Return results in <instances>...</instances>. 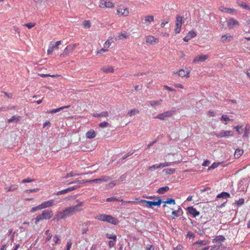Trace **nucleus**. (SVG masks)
<instances>
[{"mask_svg":"<svg viewBox=\"0 0 250 250\" xmlns=\"http://www.w3.org/2000/svg\"><path fill=\"white\" fill-rule=\"evenodd\" d=\"M76 204L70 207L65 208L63 210L59 211L55 215L53 220L58 221L71 216L78 212L83 211V206L85 202L84 201H80L77 199L75 201Z\"/></svg>","mask_w":250,"mask_h":250,"instance_id":"1","label":"nucleus"},{"mask_svg":"<svg viewBox=\"0 0 250 250\" xmlns=\"http://www.w3.org/2000/svg\"><path fill=\"white\" fill-rule=\"evenodd\" d=\"M116 14L119 17H127L130 15V11L125 5H120L117 7Z\"/></svg>","mask_w":250,"mask_h":250,"instance_id":"2","label":"nucleus"},{"mask_svg":"<svg viewBox=\"0 0 250 250\" xmlns=\"http://www.w3.org/2000/svg\"><path fill=\"white\" fill-rule=\"evenodd\" d=\"M53 216V211L49 210H44L42 213L39 214L35 218V224H37L40 221L49 219Z\"/></svg>","mask_w":250,"mask_h":250,"instance_id":"3","label":"nucleus"},{"mask_svg":"<svg viewBox=\"0 0 250 250\" xmlns=\"http://www.w3.org/2000/svg\"><path fill=\"white\" fill-rule=\"evenodd\" d=\"M190 71L188 68L185 67V68L181 69L179 71L176 72H173L172 75H178L179 77L182 78H188L190 77Z\"/></svg>","mask_w":250,"mask_h":250,"instance_id":"4","label":"nucleus"},{"mask_svg":"<svg viewBox=\"0 0 250 250\" xmlns=\"http://www.w3.org/2000/svg\"><path fill=\"white\" fill-rule=\"evenodd\" d=\"M154 21V17L152 15H147L143 16L141 19V23L145 26H148L152 22Z\"/></svg>","mask_w":250,"mask_h":250,"instance_id":"5","label":"nucleus"},{"mask_svg":"<svg viewBox=\"0 0 250 250\" xmlns=\"http://www.w3.org/2000/svg\"><path fill=\"white\" fill-rule=\"evenodd\" d=\"M114 6V3L109 0H101L99 1V7L101 8H112Z\"/></svg>","mask_w":250,"mask_h":250,"instance_id":"6","label":"nucleus"},{"mask_svg":"<svg viewBox=\"0 0 250 250\" xmlns=\"http://www.w3.org/2000/svg\"><path fill=\"white\" fill-rule=\"evenodd\" d=\"M140 203H145L148 208H152L153 206H160L162 200L159 199L157 201H149L145 200H141L140 201Z\"/></svg>","mask_w":250,"mask_h":250,"instance_id":"7","label":"nucleus"},{"mask_svg":"<svg viewBox=\"0 0 250 250\" xmlns=\"http://www.w3.org/2000/svg\"><path fill=\"white\" fill-rule=\"evenodd\" d=\"M182 20L183 18L180 15L176 16L175 21V28L174 29L176 34L179 33L181 30V27L182 25Z\"/></svg>","mask_w":250,"mask_h":250,"instance_id":"8","label":"nucleus"},{"mask_svg":"<svg viewBox=\"0 0 250 250\" xmlns=\"http://www.w3.org/2000/svg\"><path fill=\"white\" fill-rule=\"evenodd\" d=\"M78 44L74 43L73 44H69L66 46L64 49L63 54L60 55V56H68L70 53H71L75 48L77 46Z\"/></svg>","mask_w":250,"mask_h":250,"instance_id":"9","label":"nucleus"},{"mask_svg":"<svg viewBox=\"0 0 250 250\" xmlns=\"http://www.w3.org/2000/svg\"><path fill=\"white\" fill-rule=\"evenodd\" d=\"M174 112L171 110L167 111L163 113L158 114L154 117L155 119H159L161 120H165L167 118L171 116Z\"/></svg>","mask_w":250,"mask_h":250,"instance_id":"10","label":"nucleus"},{"mask_svg":"<svg viewBox=\"0 0 250 250\" xmlns=\"http://www.w3.org/2000/svg\"><path fill=\"white\" fill-rule=\"evenodd\" d=\"M146 42L147 44L153 45L159 42V39L152 35H148L146 37Z\"/></svg>","mask_w":250,"mask_h":250,"instance_id":"11","label":"nucleus"},{"mask_svg":"<svg viewBox=\"0 0 250 250\" xmlns=\"http://www.w3.org/2000/svg\"><path fill=\"white\" fill-rule=\"evenodd\" d=\"M233 135V132L231 130L223 131L219 133L215 134V136L218 138H227Z\"/></svg>","mask_w":250,"mask_h":250,"instance_id":"12","label":"nucleus"},{"mask_svg":"<svg viewBox=\"0 0 250 250\" xmlns=\"http://www.w3.org/2000/svg\"><path fill=\"white\" fill-rule=\"evenodd\" d=\"M227 24L229 29H232L234 26L239 25V22L234 19L230 18L227 21Z\"/></svg>","mask_w":250,"mask_h":250,"instance_id":"13","label":"nucleus"},{"mask_svg":"<svg viewBox=\"0 0 250 250\" xmlns=\"http://www.w3.org/2000/svg\"><path fill=\"white\" fill-rule=\"evenodd\" d=\"M62 43L61 41H57L55 43V44H52V42H51L48 49L47 50V53L48 55H51L53 53V52L54 51V49L55 48L57 47L60 44H61Z\"/></svg>","mask_w":250,"mask_h":250,"instance_id":"14","label":"nucleus"},{"mask_svg":"<svg viewBox=\"0 0 250 250\" xmlns=\"http://www.w3.org/2000/svg\"><path fill=\"white\" fill-rule=\"evenodd\" d=\"M226 240L225 237L223 235H219L216 236L214 239H212V243L213 244L218 243V245H220L221 247L222 243Z\"/></svg>","mask_w":250,"mask_h":250,"instance_id":"15","label":"nucleus"},{"mask_svg":"<svg viewBox=\"0 0 250 250\" xmlns=\"http://www.w3.org/2000/svg\"><path fill=\"white\" fill-rule=\"evenodd\" d=\"M208 58V55H204L196 56L192 61V63H195L197 62H203Z\"/></svg>","mask_w":250,"mask_h":250,"instance_id":"16","label":"nucleus"},{"mask_svg":"<svg viewBox=\"0 0 250 250\" xmlns=\"http://www.w3.org/2000/svg\"><path fill=\"white\" fill-rule=\"evenodd\" d=\"M40 205L42 209L49 208L52 207L54 205V200L53 199H51L47 201H45L42 202Z\"/></svg>","mask_w":250,"mask_h":250,"instance_id":"17","label":"nucleus"},{"mask_svg":"<svg viewBox=\"0 0 250 250\" xmlns=\"http://www.w3.org/2000/svg\"><path fill=\"white\" fill-rule=\"evenodd\" d=\"M188 211L193 217H196L199 215V212L193 207H189L187 208Z\"/></svg>","mask_w":250,"mask_h":250,"instance_id":"18","label":"nucleus"},{"mask_svg":"<svg viewBox=\"0 0 250 250\" xmlns=\"http://www.w3.org/2000/svg\"><path fill=\"white\" fill-rule=\"evenodd\" d=\"M106 222L113 225H117L119 223L118 219L111 215H107Z\"/></svg>","mask_w":250,"mask_h":250,"instance_id":"19","label":"nucleus"},{"mask_svg":"<svg viewBox=\"0 0 250 250\" xmlns=\"http://www.w3.org/2000/svg\"><path fill=\"white\" fill-rule=\"evenodd\" d=\"M183 214V211L181 208L179 207L176 210H173L172 212V217L173 219H175L177 217L181 216Z\"/></svg>","mask_w":250,"mask_h":250,"instance_id":"20","label":"nucleus"},{"mask_svg":"<svg viewBox=\"0 0 250 250\" xmlns=\"http://www.w3.org/2000/svg\"><path fill=\"white\" fill-rule=\"evenodd\" d=\"M77 188H78V187H77V186L69 187L66 189L58 191L57 193V195H59L66 193L69 191H72V190L76 189Z\"/></svg>","mask_w":250,"mask_h":250,"instance_id":"21","label":"nucleus"},{"mask_svg":"<svg viewBox=\"0 0 250 250\" xmlns=\"http://www.w3.org/2000/svg\"><path fill=\"white\" fill-rule=\"evenodd\" d=\"M92 116L94 117L99 118V117H105L107 118L109 116V113L107 111H104L102 112L101 113H93Z\"/></svg>","mask_w":250,"mask_h":250,"instance_id":"22","label":"nucleus"},{"mask_svg":"<svg viewBox=\"0 0 250 250\" xmlns=\"http://www.w3.org/2000/svg\"><path fill=\"white\" fill-rule=\"evenodd\" d=\"M85 136L87 139H93L96 137V133L93 129H90L86 133Z\"/></svg>","mask_w":250,"mask_h":250,"instance_id":"23","label":"nucleus"},{"mask_svg":"<svg viewBox=\"0 0 250 250\" xmlns=\"http://www.w3.org/2000/svg\"><path fill=\"white\" fill-rule=\"evenodd\" d=\"M99 182H101L100 178L95 179L93 180H90L86 181H83V182L79 181H74L70 182L69 184H72V183H75L77 182L79 184H82V183H87V182H88V183H94V182L98 183Z\"/></svg>","mask_w":250,"mask_h":250,"instance_id":"24","label":"nucleus"},{"mask_svg":"<svg viewBox=\"0 0 250 250\" xmlns=\"http://www.w3.org/2000/svg\"><path fill=\"white\" fill-rule=\"evenodd\" d=\"M233 36L228 35H224L221 37V42L223 43L229 42L232 40Z\"/></svg>","mask_w":250,"mask_h":250,"instance_id":"25","label":"nucleus"},{"mask_svg":"<svg viewBox=\"0 0 250 250\" xmlns=\"http://www.w3.org/2000/svg\"><path fill=\"white\" fill-rule=\"evenodd\" d=\"M102 71L105 73H112L114 72V68L112 66H103L101 68Z\"/></svg>","mask_w":250,"mask_h":250,"instance_id":"26","label":"nucleus"},{"mask_svg":"<svg viewBox=\"0 0 250 250\" xmlns=\"http://www.w3.org/2000/svg\"><path fill=\"white\" fill-rule=\"evenodd\" d=\"M219 9L223 12L228 13H232L235 11L234 9L224 7L223 6L220 7Z\"/></svg>","mask_w":250,"mask_h":250,"instance_id":"27","label":"nucleus"},{"mask_svg":"<svg viewBox=\"0 0 250 250\" xmlns=\"http://www.w3.org/2000/svg\"><path fill=\"white\" fill-rule=\"evenodd\" d=\"M70 106L69 105H67V106H62V107H61L60 108H56V109H53V110H48L47 111V113H55L58 111H60L63 109H65V108H67L69 107Z\"/></svg>","mask_w":250,"mask_h":250,"instance_id":"28","label":"nucleus"},{"mask_svg":"<svg viewBox=\"0 0 250 250\" xmlns=\"http://www.w3.org/2000/svg\"><path fill=\"white\" fill-rule=\"evenodd\" d=\"M244 153L243 149L237 148L236 149L234 156L235 158H239Z\"/></svg>","mask_w":250,"mask_h":250,"instance_id":"29","label":"nucleus"},{"mask_svg":"<svg viewBox=\"0 0 250 250\" xmlns=\"http://www.w3.org/2000/svg\"><path fill=\"white\" fill-rule=\"evenodd\" d=\"M230 197V194L228 192H222L220 194H218L217 195V198H229Z\"/></svg>","mask_w":250,"mask_h":250,"instance_id":"30","label":"nucleus"},{"mask_svg":"<svg viewBox=\"0 0 250 250\" xmlns=\"http://www.w3.org/2000/svg\"><path fill=\"white\" fill-rule=\"evenodd\" d=\"M107 214H100L96 216L95 218L98 220L106 222Z\"/></svg>","mask_w":250,"mask_h":250,"instance_id":"31","label":"nucleus"},{"mask_svg":"<svg viewBox=\"0 0 250 250\" xmlns=\"http://www.w3.org/2000/svg\"><path fill=\"white\" fill-rule=\"evenodd\" d=\"M18 188L17 185H11L9 187H7L5 188L6 190V191H13L17 190Z\"/></svg>","mask_w":250,"mask_h":250,"instance_id":"32","label":"nucleus"},{"mask_svg":"<svg viewBox=\"0 0 250 250\" xmlns=\"http://www.w3.org/2000/svg\"><path fill=\"white\" fill-rule=\"evenodd\" d=\"M169 188L167 186L159 188L157 190V193L159 194H163L169 190Z\"/></svg>","mask_w":250,"mask_h":250,"instance_id":"33","label":"nucleus"},{"mask_svg":"<svg viewBox=\"0 0 250 250\" xmlns=\"http://www.w3.org/2000/svg\"><path fill=\"white\" fill-rule=\"evenodd\" d=\"M162 103V100H159L158 101H151L149 102V104L152 106H154L156 105H159Z\"/></svg>","mask_w":250,"mask_h":250,"instance_id":"34","label":"nucleus"},{"mask_svg":"<svg viewBox=\"0 0 250 250\" xmlns=\"http://www.w3.org/2000/svg\"><path fill=\"white\" fill-rule=\"evenodd\" d=\"M139 113V111L138 109L134 108V109L130 110L128 112V115L129 116H132V115L138 114Z\"/></svg>","mask_w":250,"mask_h":250,"instance_id":"35","label":"nucleus"},{"mask_svg":"<svg viewBox=\"0 0 250 250\" xmlns=\"http://www.w3.org/2000/svg\"><path fill=\"white\" fill-rule=\"evenodd\" d=\"M106 237L109 239H112L114 241H116L117 240V236L115 234H110V233H106Z\"/></svg>","mask_w":250,"mask_h":250,"instance_id":"36","label":"nucleus"},{"mask_svg":"<svg viewBox=\"0 0 250 250\" xmlns=\"http://www.w3.org/2000/svg\"><path fill=\"white\" fill-rule=\"evenodd\" d=\"M189 38L191 40V39L196 36V33L193 30L189 31L187 35Z\"/></svg>","mask_w":250,"mask_h":250,"instance_id":"37","label":"nucleus"},{"mask_svg":"<svg viewBox=\"0 0 250 250\" xmlns=\"http://www.w3.org/2000/svg\"><path fill=\"white\" fill-rule=\"evenodd\" d=\"M234 128L236 129L237 132L239 134H242L244 131L242 125H238L237 126L234 127Z\"/></svg>","mask_w":250,"mask_h":250,"instance_id":"38","label":"nucleus"},{"mask_svg":"<svg viewBox=\"0 0 250 250\" xmlns=\"http://www.w3.org/2000/svg\"><path fill=\"white\" fill-rule=\"evenodd\" d=\"M83 25L84 28H89L91 26V24L89 21L85 20L83 22Z\"/></svg>","mask_w":250,"mask_h":250,"instance_id":"39","label":"nucleus"},{"mask_svg":"<svg viewBox=\"0 0 250 250\" xmlns=\"http://www.w3.org/2000/svg\"><path fill=\"white\" fill-rule=\"evenodd\" d=\"M20 117L19 116V117H16V116H13L11 118L9 119L8 120V122L9 123H11L15 121H16V122H19L20 121Z\"/></svg>","mask_w":250,"mask_h":250,"instance_id":"40","label":"nucleus"},{"mask_svg":"<svg viewBox=\"0 0 250 250\" xmlns=\"http://www.w3.org/2000/svg\"><path fill=\"white\" fill-rule=\"evenodd\" d=\"M39 75L43 78L47 77H51L52 78H55L58 76H60L59 75H50L48 74H40Z\"/></svg>","mask_w":250,"mask_h":250,"instance_id":"41","label":"nucleus"},{"mask_svg":"<svg viewBox=\"0 0 250 250\" xmlns=\"http://www.w3.org/2000/svg\"><path fill=\"white\" fill-rule=\"evenodd\" d=\"M112 42L109 40H107L104 44V48L107 49L110 46Z\"/></svg>","mask_w":250,"mask_h":250,"instance_id":"42","label":"nucleus"},{"mask_svg":"<svg viewBox=\"0 0 250 250\" xmlns=\"http://www.w3.org/2000/svg\"><path fill=\"white\" fill-rule=\"evenodd\" d=\"M128 37V35H127L125 33H123L122 32L119 33L118 36V39L121 40L122 39H126Z\"/></svg>","mask_w":250,"mask_h":250,"instance_id":"43","label":"nucleus"},{"mask_svg":"<svg viewBox=\"0 0 250 250\" xmlns=\"http://www.w3.org/2000/svg\"><path fill=\"white\" fill-rule=\"evenodd\" d=\"M109 124L106 122H103L99 124V127L100 128H105L108 126Z\"/></svg>","mask_w":250,"mask_h":250,"instance_id":"44","label":"nucleus"},{"mask_svg":"<svg viewBox=\"0 0 250 250\" xmlns=\"http://www.w3.org/2000/svg\"><path fill=\"white\" fill-rule=\"evenodd\" d=\"M100 179H101V182H108L111 180V178H110V177L107 176H102L101 178H100Z\"/></svg>","mask_w":250,"mask_h":250,"instance_id":"45","label":"nucleus"},{"mask_svg":"<svg viewBox=\"0 0 250 250\" xmlns=\"http://www.w3.org/2000/svg\"><path fill=\"white\" fill-rule=\"evenodd\" d=\"M240 6L244 9L250 10V7L245 2H242L240 4Z\"/></svg>","mask_w":250,"mask_h":250,"instance_id":"46","label":"nucleus"},{"mask_svg":"<svg viewBox=\"0 0 250 250\" xmlns=\"http://www.w3.org/2000/svg\"><path fill=\"white\" fill-rule=\"evenodd\" d=\"M116 185V183L114 182H111L106 185V188L107 189L112 188Z\"/></svg>","mask_w":250,"mask_h":250,"instance_id":"47","label":"nucleus"},{"mask_svg":"<svg viewBox=\"0 0 250 250\" xmlns=\"http://www.w3.org/2000/svg\"><path fill=\"white\" fill-rule=\"evenodd\" d=\"M108 51V49L103 48H102V49L97 51L96 54L97 55L101 54L102 53L107 52Z\"/></svg>","mask_w":250,"mask_h":250,"instance_id":"48","label":"nucleus"},{"mask_svg":"<svg viewBox=\"0 0 250 250\" xmlns=\"http://www.w3.org/2000/svg\"><path fill=\"white\" fill-rule=\"evenodd\" d=\"M220 163H214L213 164H212V165L211 166H210L209 167H208V170H210V169H214L216 167H217L219 165H220Z\"/></svg>","mask_w":250,"mask_h":250,"instance_id":"49","label":"nucleus"},{"mask_svg":"<svg viewBox=\"0 0 250 250\" xmlns=\"http://www.w3.org/2000/svg\"><path fill=\"white\" fill-rule=\"evenodd\" d=\"M36 25L35 23H27L23 24L24 26L27 27L28 29H30Z\"/></svg>","mask_w":250,"mask_h":250,"instance_id":"50","label":"nucleus"},{"mask_svg":"<svg viewBox=\"0 0 250 250\" xmlns=\"http://www.w3.org/2000/svg\"><path fill=\"white\" fill-rule=\"evenodd\" d=\"M164 203L165 204H175V200L173 199H171V198H169V199H168L167 201H166L165 202H164Z\"/></svg>","mask_w":250,"mask_h":250,"instance_id":"51","label":"nucleus"},{"mask_svg":"<svg viewBox=\"0 0 250 250\" xmlns=\"http://www.w3.org/2000/svg\"><path fill=\"white\" fill-rule=\"evenodd\" d=\"M41 209H42V208L41 207V205H39L38 206L32 208L31 209V212H34L38 210H41Z\"/></svg>","mask_w":250,"mask_h":250,"instance_id":"52","label":"nucleus"},{"mask_svg":"<svg viewBox=\"0 0 250 250\" xmlns=\"http://www.w3.org/2000/svg\"><path fill=\"white\" fill-rule=\"evenodd\" d=\"M106 202H115V201H119V200L116 197H112L110 198H108L106 199Z\"/></svg>","mask_w":250,"mask_h":250,"instance_id":"53","label":"nucleus"},{"mask_svg":"<svg viewBox=\"0 0 250 250\" xmlns=\"http://www.w3.org/2000/svg\"><path fill=\"white\" fill-rule=\"evenodd\" d=\"M244 202H245L244 199L241 198V199H240L239 200L236 201L235 204L237 206H240L243 205L244 204Z\"/></svg>","mask_w":250,"mask_h":250,"instance_id":"54","label":"nucleus"},{"mask_svg":"<svg viewBox=\"0 0 250 250\" xmlns=\"http://www.w3.org/2000/svg\"><path fill=\"white\" fill-rule=\"evenodd\" d=\"M53 240L55 244H57L59 243V242L60 241V238L57 235H55L53 236Z\"/></svg>","mask_w":250,"mask_h":250,"instance_id":"55","label":"nucleus"},{"mask_svg":"<svg viewBox=\"0 0 250 250\" xmlns=\"http://www.w3.org/2000/svg\"><path fill=\"white\" fill-rule=\"evenodd\" d=\"M230 118L227 115H223L221 118V120L222 121H230Z\"/></svg>","mask_w":250,"mask_h":250,"instance_id":"56","label":"nucleus"},{"mask_svg":"<svg viewBox=\"0 0 250 250\" xmlns=\"http://www.w3.org/2000/svg\"><path fill=\"white\" fill-rule=\"evenodd\" d=\"M187 237L189 239H193L195 237V235L192 232L188 231L187 234Z\"/></svg>","mask_w":250,"mask_h":250,"instance_id":"57","label":"nucleus"},{"mask_svg":"<svg viewBox=\"0 0 250 250\" xmlns=\"http://www.w3.org/2000/svg\"><path fill=\"white\" fill-rule=\"evenodd\" d=\"M158 168H159L158 167V165H153L152 166L149 167L148 168V169L149 170L151 171H152L154 170L155 169H158Z\"/></svg>","mask_w":250,"mask_h":250,"instance_id":"58","label":"nucleus"},{"mask_svg":"<svg viewBox=\"0 0 250 250\" xmlns=\"http://www.w3.org/2000/svg\"><path fill=\"white\" fill-rule=\"evenodd\" d=\"M39 189L38 188H33V189H27L25 191V192L27 193H31V192H37L39 190Z\"/></svg>","mask_w":250,"mask_h":250,"instance_id":"59","label":"nucleus"},{"mask_svg":"<svg viewBox=\"0 0 250 250\" xmlns=\"http://www.w3.org/2000/svg\"><path fill=\"white\" fill-rule=\"evenodd\" d=\"M220 245H216L214 244V245L211 247L210 250H219L220 248Z\"/></svg>","mask_w":250,"mask_h":250,"instance_id":"60","label":"nucleus"},{"mask_svg":"<svg viewBox=\"0 0 250 250\" xmlns=\"http://www.w3.org/2000/svg\"><path fill=\"white\" fill-rule=\"evenodd\" d=\"M116 241L110 240L108 242V246L110 248L113 247L115 245Z\"/></svg>","mask_w":250,"mask_h":250,"instance_id":"61","label":"nucleus"},{"mask_svg":"<svg viewBox=\"0 0 250 250\" xmlns=\"http://www.w3.org/2000/svg\"><path fill=\"white\" fill-rule=\"evenodd\" d=\"M206 244L207 243L205 241L202 240L198 241L195 243V245H198L199 246L206 245Z\"/></svg>","mask_w":250,"mask_h":250,"instance_id":"62","label":"nucleus"},{"mask_svg":"<svg viewBox=\"0 0 250 250\" xmlns=\"http://www.w3.org/2000/svg\"><path fill=\"white\" fill-rule=\"evenodd\" d=\"M72 245V243L71 240H69L68 242H67L65 250H70L71 248Z\"/></svg>","mask_w":250,"mask_h":250,"instance_id":"63","label":"nucleus"},{"mask_svg":"<svg viewBox=\"0 0 250 250\" xmlns=\"http://www.w3.org/2000/svg\"><path fill=\"white\" fill-rule=\"evenodd\" d=\"M183 249V245L182 244H179L175 248H174L173 250H182Z\"/></svg>","mask_w":250,"mask_h":250,"instance_id":"64","label":"nucleus"}]
</instances>
